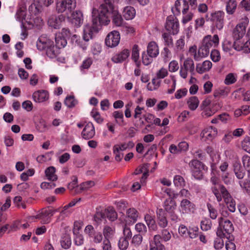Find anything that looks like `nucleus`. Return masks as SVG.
I'll return each mask as SVG.
<instances>
[{"label": "nucleus", "mask_w": 250, "mask_h": 250, "mask_svg": "<svg viewBox=\"0 0 250 250\" xmlns=\"http://www.w3.org/2000/svg\"><path fill=\"white\" fill-rule=\"evenodd\" d=\"M192 175L196 179H202L203 177V170L205 169V165L201 162L196 160H192L189 163Z\"/></svg>", "instance_id": "39448f33"}, {"label": "nucleus", "mask_w": 250, "mask_h": 250, "mask_svg": "<svg viewBox=\"0 0 250 250\" xmlns=\"http://www.w3.org/2000/svg\"><path fill=\"white\" fill-rule=\"evenodd\" d=\"M83 13L80 10H76L71 14V22L76 27H80L83 23Z\"/></svg>", "instance_id": "a211bd4d"}, {"label": "nucleus", "mask_w": 250, "mask_h": 250, "mask_svg": "<svg viewBox=\"0 0 250 250\" xmlns=\"http://www.w3.org/2000/svg\"><path fill=\"white\" fill-rule=\"evenodd\" d=\"M249 23V19L245 17L242 18L232 32V36L234 41L241 40L245 35L246 31V27Z\"/></svg>", "instance_id": "423d86ee"}, {"label": "nucleus", "mask_w": 250, "mask_h": 250, "mask_svg": "<svg viewBox=\"0 0 250 250\" xmlns=\"http://www.w3.org/2000/svg\"><path fill=\"white\" fill-rule=\"evenodd\" d=\"M135 10L131 6H126L124 8L123 15L126 20L132 19L135 16Z\"/></svg>", "instance_id": "bb28decb"}, {"label": "nucleus", "mask_w": 250, "mask_h": 250, "mask_svg": "<svg viewBox=\"0 0 250 250\" xmlns=\"http://www.w3.org/2000/svg\"><path fill=\"white\" fill-rule=\"evenodd\" d=\"M56 46L61 49L63 48L67 44V40L59 33L56 34L55 37Z\"/></svg>", "instance_id": "2f4dec72"}, {"label": "nucleus", "mask_w": 250, "mask_h": 250, "mask_svg": "<svg viewBox=\"0 0 250 250\" xmlns=\"http://www.w3.org/2000/svg\"><path fill=\"white\" fill-rule=\"evenodd\" d=\"M229 90L228 88H219L214 90L213 96L215 98H220L221 97L227 96Z\"/></svg>", "instance_id": "72a5a7b5"}, {"label": "nucleus", "mask_w": 250, "mask_h": 250, "mask_svg": "<svg viewBox=\"0 0 250 250\" xmlns=\"http://www.w3.org/2000/svg\"><path fill=\"white\" fill-rule=\"evenodd\" d=\"M76 6V0H57L56 10L58 13H71Z\"/></svg>", "instance_id": "20e7f679"}, {"label": "nucleus", "mask_w": 250, "mask_h": 250, "mask_svg": "<svg viewBox=\"0 0 250 250\" xmlns=\"http://www.w3.org/2000/svg\"><path fill=\"white\" fill-rule=\"evenodd\" d=\"M54 211L50 207L42 209L40 213L37 215L36 218L40 219L43 224H47L50 222V218L53 215Z\"/></svg>", "instance_id": "f8f14e48"}, {"label": "nucleus", "mask_w": 250, "mask_h": 250, "mask_svg": "<svg viewBox=\"0 0 250 250\" xmlns=\"http://www.w3.org/2000/svg\"><path fill=\"white\" fill-rule=\"evenodd\" d=\"M92 26L86 25L83 29V39L86 42H88L90 39H91L93 31L97 32L101 27L98 26L97 30H96L94 27L93 22L92 21Z\"/></svg>", "instance_id": "412c9836"}, {"label": "nucleus", "mask_w": 250, "mask_h": 250, "mask_svg": "<svg viewBox=\"0 0 250 250\" xmlns=\"http://www.w3.org/2000/svg\"><path fill=\"white\" fill-rule=\"evenodd\" d=\"M224 15L225 13L221 11H218L211 14L210 21L219 30L222 29L223 27Z\"/></svg>", "instance_id": "9d476101"}, {"label": "nucleus", "mask_w": 250, "mask_h": 250, "mask_svg": "<svg viewBox=\"0 0 250 250\" xmlns=\"http://www.w3.org/2000/svg\"><path fill=\"white\" fill-rule=\"evenodd\" d=\"M61 244L62 247L65 249H68L71 245V241L70 238L68 236H64L61 240Z\"/></svg>", "instance_id": "3c124183"}, {"label": "nucleus", "mask_w": 250, "mask_h": 250, "mask_svg": "<svg viewBox=\"0 0 250 250\" xmlns=\"http://www.w3.org/2000/svg\"><path fill=\"white\" fill-rule=\"evenodd\" d=\"M152 58H150L145 52H144L142 55V62L146 65H149L152 62Z\"/></svg>", "instance_id": "338daca9"}, {"label": "nucleus", "mask_w": 250, "mask_h": 250, "mask_svg": "<svg viewBox=\"0 0 250 250\" xmlns=\"http://www.w3.org/2000/svg\"><path fill=\"white\" fill-rule=\"evenodd\" d=\"M237 6V3L235 0H229L227 2L226 6V10L228 13L232 14Z\"/></svg>", "instance_id": "e433bc0d"}, {"label": "nucleus", "mask_w": 250, "mask_h": 250, "mask_svg": "<svg viewBox=\"0 0 250 250\" xmlns=\"http://www.w3.org/2000/svg\"><path fill=\"white\" fill-rule=\"evenodd\" d=\"M135 229L140 233L144 234L147 231V228L145 224L138 223L135 225Z\"/></svg>", "instance_id": "774afa93"}, {"label": "nucleus", "mask_w": 250, "mask_h": 250, "mask_svg": "<svg viewBox=\"0 0 250 250\" xmlns=\"http://www.w3.org/2000/svg\"><path fill=\"white\" fill-rule=\"evenodd\" d=\"M72 181L68 184L67 188L70 190H72L75 188H76L75 191V193L77 194L76 192L78 191H80V188L78 189V186L77 185L78 178L77 176H73L72 177Z\"/></svg>", "instance_id": "c03bdc74"}, {"label": "nucleus", "mask_w": 250, "mask_h": 250, "mask_svg": "<svg viewBox=\"0 0 250 250\" xmlns=\"http://www.w3.org/2000/svg\"><path fill=\"white\" fill-rule=\"evenodd\" d=\"M234 172L238 179H242L245 174V170L238 163L234 164Z\"/></svg>", "instance_id": "c756f323"}, {"label": "nucleus", "mask_w": 250, "mask_h": 250, "mask_svg": "<svg viewBox=\"0 0 250 250\" xmlns=\"http://www.w3.org/2000/svg\"><path fill=\"white\" fill-rule=\"evenodd\" d=\"M95 185V183L93 181H87L86 182H83L80 184V191H78L76 192V193H79L83 190H85L87 189L88 188L94 186Z\"/></svg>", "instance_id": "37998d69"}, {"label": "nucleus", "mask_w": 250, "mask_h": 250, "mask_svg": "<svg viewBox=\"0 0 250 250\" xmlns=\"http://www.w3.org/2000/svg\"><path fill=\"white\" fill-rule=\"evenodd\" d=\"M60 48L56 46H55L53 44L47 48L46 50V55L50 58H56L60 53Z\"/></svg>", "instance_id": "c85d7f7f"}, {"label": "nucleus", "mask_w": 250, "mask_h": 250, "mask_svg": "<svg viewBox=\"0 0 250 250\" xmlns=\"http://www.w3.org/2000/svg\"><path fill=\"white\" fill-rule=\"evenodd\" d=\"M218 222L219 227L216 232L217 236L226 237L228 240H234L233 236L231 235L234 230V227L231 222L223 217L219 218Z\"/></svg>", "instance_id": "7ed1b4c3"}, {"label": "nucleus", "mask_w": 250, "mask_h": 250, "mask_svg": "<svg viewBox=\"0 0 250 250\" xmlns=\"http://www.w3.org/2000/svg\"><path fill=\"white\" fill-rule=\"evenodd\" d=\"M143 240V237L141 234H136L133 236L132 239L131 243L135 246H139Z\"/></svg>", "instance_id": "69168bd1"}, {"label": "nucleus", "mask_w": 250, "mask_h": 250, "mask_svg": "<svg viewBox=\"0 0 250 250\" xmlns=\"http://www.w3.org/2000/svg\"><path fill=\"white\" fill-rule=\"evenodd\" d=\"M131 58L132 60L136 62L138 66L140 65V62H138L139 58V46L137 44H134L132 47Z\"/></svg>", "instance_id": "f704fd0d"}, {"label": "nucleus", "mask_w": 250, "mask_h": 250, "mask_svg": "<svg viewBox=\"0 0 250 250\" xmlns=\"http://www.w3.org/2000/svg\"><path fill=\"white\" fill-rule=\"evenodd\" d=\"M194 63L193 60L188 58L184 62L183 64L181 65L180 75L183 79H186L188 76V71H189L191 75L194 74Z\"/></svg>", "instance_id": "6e6552de"}, {"label": "nucleus", "mask_w": 250, "mask_h": 250, "mask_svg": "<svg viewBox=\"0 0 250 250\" xmlns=\"http://www.w3.org/2000/svg\"><path fill=\"white\" fill-rule=\"evenodd\" d=\"M64 103L68 107L71 108L75 106L77 101L75 100L73 96H69L66 97Z\"/></svg>", "instance_id": "49530a36"}, {"label": "nucleus", "mask_w": 250, "mask_h": 250, "mask_svg": "<svg viewBox=\"0 0 250 250\" xmlns=\"http://www.w3.org/2000/svg\"><path fill=\"white\" fill-rule=\"evenodd\" d=\"M165 28L170 34L175 35L179 32V22L174 16H169L167 19Z\"/></svg>", "instance_id": "1a4fd4ad"}, {"label": "nucleus", "mask_w": 250, "mask_h": 250, "mask_svg": "<svg viewBox=\"0 0 250 250\" xmlns=\"http://www.w3.org/2000/svg\"><path fill=\"white\" fill-rule=\"evenodd\" d=\"M188 4H189L192 9H195L197 7V1L196 0H184L183 5L184 8L182 11V13L185 15L188 10Z\"/></svg>", "instance_id": "473e14b6"}, {"label": "nucleus", "mask_w": 250, "mask_h": 250, "mask_svg": "<svg viewBox=\"0 0 250 250\" xmlns=\"http://www.w3.org/2000/svg\"><path fill=\"white\" fill-rule=\"evenodd\" d=\"M220 185H219L218 188L215 186H213L211 188V191L215 195V196L216 197L218 202L221 201L223 198L222 194L220 192V190L219 188V186Z\"/></svg>", "instance_id": "8fccbe9b"}, {"label": "nucleus", "mask_w": 250, "mask_h": 250, "mask_svg": "<svg viewBox=\"0 0 250 250\" xmlns=\"http://www.w3.org/2000/svg\"><path fill=\"white\" fill-rule=\"evenodd\" d=\"M165 210L167 213H172L175 211L176 208V203L175 200L167 199L164 202Z\"/></svg>", "instance_id": "393cba45"}, {"label": "nucleus", "mask_w": 250, "mask_h": 250, "mask_svg": "<svg viewBox=\"0 0 250 250\" xmlns=\"http://www.w3.org/2000/svg\"><path fill=\"white\" fill-rule=\"evenodd\" d=\"M105 218V214L102 211H97L94 216V220L97 223H100Z\"/></svg>", "instance_id": "bf43d9fd"}, {"label": "nucleus", "mask_w": 250, "mask_h": 250, "mask_svg": "<svg viewBox=\"0 0 250 250\" xmlns=\"http://www.w3.org/2000/svg\"><path fill=\"white\" fill-rule=\"evenodd\" d=\"M56 168L53 166L47 167L45 170L46 176L49 180L55 181L58 179V176L55 174Z\"/></svg>", "instance_id": "cd10ccee"}, {"label": "nucleus", "mask_w": 250, "mask_h": 250, "mask_svg": "<svg viewBox=\"0 0 250 250\" xmlns=\"http://www.w3.org/2000/svg\"><path fill=\"white\" fill-rule=\"evenodd\" d=\"M233 47V44L229 40H225L223 44L222 48L223 50L226 52H229L230 53V51L232 50V48Z\"/></svg>", "instance_id": "13d9d810"}, {"label": "nucleus", "mask_w": 250, "mask_h": 250, "mask_svg": "<svg viewBox=\"0 0 250 250\" xmlns=\"http://www.w3.org/2000/svg\"><path fill=\"white\" fill-rule=\"evenodd\" d=\"M139 213L138 211L134 208H130L127 209L126 211V219L125 220L126 223L128 224H133L135 223L138 219Z\"/></svg>", "instance_id": "4be33fe9"}, {"label": "nucleus", "mask_w": 250, "mask_h": 250, "mask_svg": "<svg viewBox=\"0 0 250 250\" xmlns=\"http://www.w3.org/2000/svg\"><path fill=\"white\" fill-rule=\"evenodd\" d=\"M217 130L215 127H209L205 129L201 133V137L204 139L205 141L207 140L211 141L217 135Z\"/></svg>", "instance_id": "aec40b11"}, {"label": "nucleus", "mask_w": 250, "mask_h": 250, "mask_svg": "<svg viewBox=\"0 0 250 250\" xmlns=\"http://www.w3.org/2000/svg\"><path fill=\"white\" fill-rule=\"evenodd\" d=\"M161 235H155L153 240L149 243V250H166L165 247L161 243Z\"/></svg>", "instance_id": "2eb2a0df"}, {"label": "nucleus", "mask_w": 250, "mask_h": 250, "mask_svg": "<svg viewBox=\"0 0 250 250\" xmlns=\"http://www.w3.org/2000/svg\"><path fill=\"white\" fill-rule=\"evenodd\" d=\"M71 212V211L68 210V208H65V206H64L60 211V214L58 217L57 220H62L65 217L68 216Z\"/></svg>", "instance_id": "6e6d98bb"}, {"label": "nucleus", "mask_w": 250, "mask_h": 250, "mask_svg": "<svg viewBox=\"0 0 250 250\" xmlns=\"http://www.w3.org/2000/svg\"><path fill=\"white\" fill-rule=\"evenodd\" d=\"M145 221L150 230L155 231L157 229V226L154 219L150 215L146 214L145 217Z\"/></svg>", "instance_id": "7c9ffc66"}, {"label": "nucleus", "mask_w": 250, "mask_h": 250, "mask_svg": "<svg viewBox=\"0 0 250 250\" xmlns=\"http://www.w3.org/2000/svg\"><path fill=\"white\" fill-rule=\"evenodd\" d=\"M147 53L150 58H155L159 54L158 46L154 42H150L147 45Z\"/></svg>", "instance_id": "b1692460"}, {"label": "nucleus", "mask_w": 250, "mask_h": 250, "mask_svg": "<svg viewBox=\"0 0 250 250\" xmlns=\"http://www.w3.org/2000/svg\"><path fill=\"white\" fill-rule=\"evenodd\" d=\"M65 16L63 15H60L58 17L53 16L49 18L48 24L55 29L59 28L62 22L65 21Z\"/></svg>", "instance_id": "f3484780"}, {"label": "nucleus", "mask_w": 250, "mask_h": 250, "mask_svg": "<svg viewBox=\"0 0 250 250\" xmlns=\"http://www.w3.org/2000/svg\"><path fill=\"white\" fill-rule=\"evenodd\" d=\"M123 234V237L128 240L130 239L132 237L131 231L130 228L127 226L126 223L124 226Z\"/></svg>", "instance_id": "680f3d73"}, {"label": "nucleus", "mask_w": 250, "mask_h": 250, "mask_svg": "<svg viewBox=\"0 0 250 250\" xmlns=\"http://www.w3.org/2000/svg\"><path fill=\"white\" fill-rule=\"evenodd\" d=\"M182 212L185 213L194 212L195 208V205L189 200L185 199H183L180 203Z\"/></svg>", "instance_id": "6ab92c4d"}, {"label": "nucleus", "mask_w": 250, "mask_h": 250, "mask_svg": "<svg viewBox=\"0 0 250 250\" xmlns=\"http://www.w3.org/2000/svg\"><path fill=\"white\" fill-rule=\"evenodd\" d=\"M233 48L237 51H242L244 53L250 52V40H248L246 42H242L241 40L234 41L233 44Z\"/></svg>", "instance_id": "ddd939ff"}, {"label": "nucleus", "mask_w": 250, "mask_h": 250, "mask_svg": "<svg viewBox=\"0 0 250 250\" xmlns=\"http://www.w3.org/2000/svg\"><path fill=\"white\" fill-rule=\"evenodd\" d=\"M198 230L199 229L198 227H194L191 228H190L188 231L189 237L191 239L196 238L198 235Z\"/></svg>", "instance_id": "052dcab7"}, {"label": "nucleus", "mask_w": 250, "mask_h": 250, "mask_svg": "<svg viewBox=\"0 0 250 250\" xmlns=\"http://www.w3.org/2000/svg\"><path fill=\"white\" fill-rule=\"evenodd\" d=\"M85 232L88 236L93 239L96 237V235L99 232L96 231L92 225H87L85 229Z\"/></svg>", "instance_id": "a18cd8bd"}, {"label": "nucleus", "mask_w": 250, "mask_h": 250, "mask_svg": "<svg viewBox=\"0 0 250 250\" xmlns=\"http://www.w3.org/2000/svg\"><path fill=\"white\" fill-rule=\"evenodd\" d=\"M113 116L116 119V121L118 123L117 119H121V121L119 122V124L121 125H124L125 124L123 120L124 115L122 112L119 111H115L113 113Z\"/></svg>", "instance_id": "5fc2aeb1"}, {"label": "nucleus", "mask_w": 250, "mask_h": 250, "mask_svg": "<svg viewBox=\"0 0 250 250\" xmlns=\"http://www.w3.org/2000/svg\"><path fill=\"white\" fill-rule=\"evenodd\" d=\"M165 45L167 46H173V40L170 35L167 33H164L162 35Z\"/></svg>", "instance_id": "4d7b16f0"}, {"label": "nucleus", "mask_w": 250, "mask_h": 250, "mask_svg": "<svg viewBox=\"0 0 250 250\" xmlns=\"http://www.w3.org/2000/svg\"><path fill=\"white\" fill-rule=\"evenodd\" d=\"M210 57L213 62H218L221 58L220 52L216 49L212 50L210 53Z\"/></svg>", "instance_id": "0e129e2a"}, {"label": "nucleus", "mask_w": 250, "mask_h": 250, "mask_svg": "<svg viewBox=\"0 0 250 250\" xmlns=\"http://www.w3.org/2000/svg\"><path fill=\"white\" fill-rule=\"evenodd\" d=\"M212 226L211 220L208 218H204L201 222V228L203 231L209 230Z\"/></svg>", "instance_id": "79ce46f5"}, {"label": "nucleus", "mask_w": 250, "mask_h": 250, "mask_svg": "<svg viewBox=\"0 0 250 250\" xmlns=\"http://www.w3.org/2000/svg\"><path fill=\"white\" fill-rule=\"evenodd\" d=\"M104 3L101 4L98 9H93L92 21L94 27L97 30L98 26L108 24L110 22V16L115 25L122 26L124 25V20L122 16L112 5L113 0H104Z\"/></svg>", "instance_id": "f257e3e1"}, {"label": "nucleus", "mask_w": 250, "mask_h": 250, "mask_svg": "<svg viewBox=\"0 0 250 250\" xmlns=\"http://www.w3.org/2000/svg\"><path fill=\"white\" fill-rule=\"evenodd\" d=\"M241 146L244 150L250 153V138L249 137L245 138L241 143Z\"/></svg>", "instance_id": "09e8293b"}, {"label": "nucleus", "mask_w": 250, "mask_h": 250, "mask_svg": "<svg viewBox=\"0 0 250 250\" xmlns=\"http://www.w3.org/2000/svg\"><path fill=\"white\" fill-rule=\"evenodd\" d=\"M53 43V42L49 40L39 38L37 42V47L40 50H46L47 48Z\"/></svg>", "instance_id": "a878e982"}, {"label": "nucleus", "mask_w": 250, "mask_h": 250, "mask_svg": "<svg viewBox=\"0 0 250 250\" xmlns=\"http://www.w3.org/2000/svg\"><path fill=\"white\" fill-rule=\"evenodd\" d=\"M105 212H106L105 215L111 221H114L117 219V213L113 208H109L105 210Z\"/></svg>", "instance_id": "58836bf2"}, {"label": "nucleus", "mask_w": 250, "mask_h": 250, "mask_svg": "<svg viewBox=\"0 0 250 250\" xmlns=\"http://www.w3.org/2000/svg\"><path fill=\"white\" fill-rule=\"evenodd\" d=\"M219 37L217 35H214L213 37L211 35L205 36L200 46L198 54L194 56V58L196 61H199L201 58L207 56L210 52V49L212 47L217 46L219 44Z\"/></svg>", "instance_id": "f03ea898"}, {"label": "nucleus", "mask_w": 250, "mask_h": 250, "mask_svg": "<svg viewBox=\"0 0 250 250\" xmlns=\"http://www.w3.org/2000/svg\"><path fill=\"white\" fill-rule=\"evenodd\" d=\"M93 63V60L91 58H87L84 60L82 64L81 65L80 68L81 71L84 69H88Z\"/></svg>", "instance_id": "603ef678"}, {"label": "nucleus", "mask_w": 250, "mask_h": 250, "mask_svg": "<svg viewBox=\"0 0 250 250\" xmlns=\"http://www.w3.org/2000/svg\"><path fill=\"white\" fill-rule=\"evenodd\" d=\"M129 54V50L124 49L119 53L114 55L112 58V61L115 63L121 62L128 57Z\"/></svg>", "instance_id": "5701e85b"}, {"label": "nucleus", "mask_w": 250, "mask_h": 250, "mask_svg": "<svg viewBox=\"0 0 250 250\" xmlns=\"http://www.w3.org/2000/svg\"><path fill=\"white\" fill-rule=\"evenodd\" d=\"M120 35L117 31H113L110 32L106 36L105 43L107 46L110 47L116 46L119 43Z\"/></svg>", "instance_id": "9b49d317"}, {"label": "nucleus", "mask_w": 250, "mask_h": 250, "mask_svg": "<svg viewBox=\"0 0 250 250\" xmlns=\"http://www.w3.org/2000/svg\"><path fill=\"white\" fill-rule=\"evenodd\" d=\"M91 115L98 124H101L104 121L103 118H102L100 113L98 111L93 110L91 112Z\"/></svg>", "instance_id": "e2e57ef3"}, {"label": "nucleus", "mask_w": 250, "mask_h": 250, "mask_svg": "<svg viewBox=\"0 0 250 250\" xmlns=\"http://www.w3.org/2000/svg\"><path fill=\"white\" fill-rule=\"evenodd\" d=\"M49 93L45 90H39L33 93L32 98L36 103H42L49 99Z\"/></svg>", "instance_id": "dca6fc26"}, {"label": "nucleus", "mask_w": 250, "mask_h": 250, "mask_svg": "<svg viewBox=\"0 0 250 250\" xmlns=\"http://www.w3.org/2000/svg\"><path fill=\"white\" fill-rule=\"evenodd\" d=\"M199 101L195 96L190 97L188 102V104L190 109L195 110L198 106Z\"/></svg>", "instance_id": "4c0bfd02"}, {"label": "nucleus", "mask_w": 250, "mask_h": 250, "mask_svg": "<svg viewBox=\"0 0 250 250\" xmlns=\"http://www.w3.org/2000/svg\"><path fill=\"white\" fill-rule=\"evenodd\" d=\"M173 183L176 187L180 188L185 186V180L181 175H177L175 176L173 179Z\"/></svg>", "instance_id": "a19ab883"}, {"label": "nucleus", "mask_w": 250, "mask_h": 250, "mask_svg": "<svg viewBox=\"0 0 250 250\" xmlns=\"http://www.w3.org/2000/svg\"><path fill=\"white\" fill-rule=\"evenodd\" d=\"M95 134V128L91 122L88 123L84 126L82 132V137L85 140L92 138Z\"/></svg>", "instance_id": "4468645a"}, {"label": "nucleus", "mask_w": 250, "mask_h": 250, "mask_svg": "<svg viewBox=\"0 0 250 250\" xmlns=\"http://www.w3.org/2000/svg\"><path fill=\"white\" fill-rule=\"evenodd\" d=\"M207 207L209 212L210 217L212 219H215L218 216L217 209L209 203L207 204Z\"/></svg>", "instance_id": "864d4df0"}, {"label": "nucleus", "mask_w": 250, "mask_h": 250, "mask_svg": "<svg viewBox=\"0 0 250 250\" xmlns=\"http://www.w3.org/2000/svg\"><path fill=\"white\" fill-rule=\"evenodd\" d=\"M128 240L123 237L120 238L118 242V247L121 250H125L128 248Z\"/></svg>", "instance_id": "de8ad7c7"}, {"label": "nucleus", "mask_w": 250, "mask_h": 250, "mask_svg": "<svg viewBox=\"0 0 250 250\" xmlns=\"http://www.w3.org/2000/svg\"><path fill=\"white\" fill-rule=\"evenodd\" d=\"M26 16V8L22 6L19 8L16 14L17 19L19 21H22Z\"/></svg>", "instance_id": "ea45409f"}, {"label": "nucleus", "mask_w": 250, "mask_h": 250, "mask_svg": "<svg viewBox=\"0 0 250 250\" xmlns=\"http://www.w3.org/2000/svg\"><path fill=\"white\" fill-rule=\"evenodd\" d=\"M219 188L229 210L231 212H234L236 208L235 201L224 185H220Z\"/></svg>", "instance_id": "0eeeda50"}, {"label": "nucleus", "mask_w": 250, "mask_h": 250, "mask_svg": "<svg viewBox=\"0 0 250 250\" xmlns=\"http://www.w3.org/2000/svg\"><path fill=\"white\" fill-rule=\"evenodd\" d=\"M115 233V229L113 228L105 226L103 229V234L105 239L110 238L113 237Z\"/></svg>", "instance_id": "c9c22d12"}]
</instances>
